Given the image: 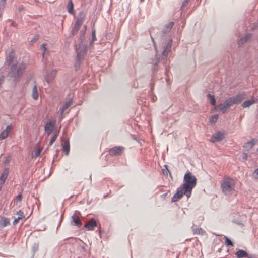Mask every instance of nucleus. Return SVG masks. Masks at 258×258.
I'll return each instance as SVG.
<instances>
[{
	"label": "nucleus",
	"instance_id": "nucleus-1",
	"mask_svg": "<svg viewBox=\"0 0 258 258\" xmlns=\"http://www.w3.org/2000/svg\"><path fill=\"white\" fill-rule=\"evenodd\" d=\"M197 184V179L191 172L188 171L184 176V183L181 186L184 189V194L188 198L191 196L193 188Z\"/></svg>",
	"mask_w": 258,
	"mask_h": 258
},
{
	"label": "nucleus",
	"instance_id": "nucleus-2",
	"mask_svg": "<svg viewBox=\"0 0 258 258\" xmlns=\"http://www.w3.org/2000/svg\"><path fill=\"white\" fill-rule=\"evenodd\" d=\"M244 98L243 94H238L235 97H232L226 99L224 103L215 106V109L220 110L225 113L227 110L233 104H239Z\"/></svg>",
	"mask_w": 258,
	"mask_h": 258
},
{
	"label": "nucleus",
	"instance_id": "nucleus-3",
	"mask_svg": "<svg viewBox=\"0 0 258 258\" xmlns=\"http://www.w3.org/2000/svg\"><path fill=\"white\" fill-rule=\"evenodd\" d=\"M236 180L229 177H225L221 183V189L226 196H230L235 192Z\"/></svg>",
	"mask_w": 258,
	"mask_h": 258
},
{
	"label": "nucleus",
	"instance_id": "nucleus-4",
	"mask_svg": "<svg viewBox=\"0 0 258 258\" xmlns=\"http://www.w3.org/2000/svg\"><path fill=\"white\" fill-rule=\"evenodd\" d=\"M26 68V64L23 62L18 65L13 64L11 69L10 73L15 78H17L22 76Z\"/></svg>",
	"mask_w": 258,
	"mask_h": 258
},
{
	"label": "nucleus",
	"instance_id": "nucleus-5",
	"mask_svg": "<svg viewBox=\"0 0 258 258\" xmlns=\"http://www.w3.org/2000/svg\"><path fill=\"white\" fill-rule=\"evenodd\" d=\"M85 17V14L83 12H81L79 16L77 19V20L74 24V26L72 31V34L73 35H75L77 33L79 30L80 29V26L83 24Z\"/></svg>",
	"mask_w": 258,
	"mask_h": 258
},
{
	"label": "nucleus",
	"instance_id": "nucleus-6",
	"mask_svg": "<svg viewBox=\"0 0 258 258\" xmlns=\"http://www.w3.org/2000/svg\"><path fill=\"white\" fill-rule=\"evenodd\" d=\"M124 147L122 146H116L111 148L109 153L111 156H118L121 155L124 151Z\"/></svg>",
	"mask_w": 258,
	"mask_h": 258
},
{
	"label": "nucleus",
	"instance_id": "nucleus-7",
	"mask_svg": "<svg viewBox=\"0 0 258 258\" xmlns=\"http://www.w3.org/2000/svg\"><path fill=\"white\" fill-rule=\"evenodd\" d=\"M183 195H184V189H183L181 187H180L177 189L176 192L172 198V201L173 202L178 201L182 197Z\"/></svg>",
	"mask_w": 258,
	"mask_h": 258
},
{
	"label": "nucleus",
	"instance_id": "nucleus-8",
	"mask_svg": "<svg viewBox=\"0 0 258 258\" xmlns=\"http://www.w3.org/2000/svg\"><path fill=\"white\" fill-rule=\"evenodd\" d=\"M86 52L87 50L85 47H82L81 48L78 49L77 50V60L78 61L82 60L84 58Z\"/></svg>",
	"mask_w": 258,
	"mask_h": 258
},
{
	"label": "nucleus",
	"instance_id": "nucleus-9",
	"mask_svg": "<svg viewBox=\"0 0 258 258\" xmlns=\"http://www.w3.org/2000/svg\"><path fill=\"white\" fill-rule=\"evenodd\" d=\"M223 138L224 134L221 132H217L212 136L210 140L212 142H215L220 141Z\"/></svg>",
	"mask_w": 258,
	"mask_h": 258
},
{
	"label": "nucleus",
	"instance_id": "nucleus-10",
	"mask_svg": "<svg viewBox=\"0 0 258 258\" xmlns=\"http://www.w3.org/2000/svg\"><path fill=\"white\" fill-rule=\"evenodd\" d=\"M12 130V126L11 125L7 126L6 128L1 133L0 140H3L7 138Z\"/></svg>",
	"mask_w": 258,
	"mask_h": 258
},
{
	"label": "nucleus",
	"instance_id": "nucleus-11",
	"mask_svg": "<svg viewBox=\"0 0 258 258\" xmlns=\"http://www.w3.org/2000/svg\"><path fill=\"white\" fill-rule=\"evenodd\" d=\"M257 142V139H253L251 141L245 143L243 147L245 150L249 151L254 146Z\"/></svg>",
	"mask_w": 258,
	"mask_h": 258
},
{
	"label": "nucleus",
	"instance_id": "nucleus-12",
	"mask_svg": "<svg viewBox=\"0 0 258 258\" xmlns=\"http://www.w3.org/2000/svg\"><path fill=\"white\" fill-rule=\"evenodd\" d=\"M96 226H97V223L94 218L91 219V220L89 221L85 225V227L88 230H93L94 228Z\"/></svg>",
	"mask_w": 258,
	"mask_h": 258
},
{
	"label": "nucleus",
	"instance_id": "nucleus-13",
	"mask_svg": "<svg viewBox=\"0 0 258 258\" xmlns=\"http://www.w3.org/2000/svg\"><path fill=\"white\" fill-rule=\"evenodd\" d=\"M72 100H69L60 109V116L59 117V119L61 120L63 117V112L72 105Z\"/></svg>",
	"mask_w": 258,
	"mask_h": 258
},
{
	"label": "nucleus",
	"instance_id": "nucleus-14",
	"mask_svg": "<svg viewBox=\"0 0 258 258\" xmlns=\"http://www.w3.org/2000/svg\"><path fill=\"white\" fill-rule=\"evenodd\" d=\"M54 122L49 121L45 125V131L46 132L48 135H50L52 133L54 128Z\"/></svg>",
	"mask_w": 258,
	"mask_h": 258
},
{
	"label": "nucleus",
	"instance_id": "nucleus-15",
	"mask_svg": "<svg viewBox=\"0 0 258 258\" xmlns=\"http://www.w3.org/2000/svg\"><path fill=\"white\" fill-rule=\"evenodd\" d=\"M57 71L56 70H52L50 73V75H47L46 76L45 80L47 82L50 83L51 82L54 78L56 74Z\"/></svg>",
	"mask_w": 258,
	"mask_h": 258
},
{
	"label": "nucleus",
	"instance_id": "nucleus-16",
	"mask_svg": "<svg viewBox=\"0 0 258 258\" xmlns=\"http://www.w3.org/2000/svg\"><path fill=\"white\" fill-rule=\"evenodd\" d=\"M72 224L74 225L77 226L78 227H80L82 225L81 222L80 220V218L78 216L76 215H73L72 217Z\"/></svg>",
	"mask_w": 258,
	"mask_h": 258
},
{
	"label": "nucleus",
	"instance_id": "nucleus-17",
	"mask_svg": "<svg viewBox=\"0 0 258 258\" xmlns=\"http://www.w3.org/2000/svg\"><path fill=\"white\" fill-rule=\"evenodd\" d=\"M10 224V219L6 217H3L0 222V227L3 228Z\"/></svg>",
	"mask_w": 258,
	"mask_h": 258
},
{
	"label": "nucleus",
	"instance_id": "nucleus-18",
	"mask_svg": "<svg viewBox=\"0 0 258 258\" xmlns=\"http://www.w3.org/2000/svg\"><path fill=\"white\" fill-rule=\"evenodd\" d=\"M32 96L33 99L35 100H37L38 98L39 93L36 85H35L32 88Z\"/></svg>",
	"mask_w": 258,
	"mask_h": 258
},
{
	"label": "nucleus",
	"instance_id": "nucleus-19",
	"mask_svg": "<svg viewBox=\"0 0 258 258\" xmlns=\"http://www.w3.org/2000/svg\"><path fill=\"white\" fill-rule=\"evenodd\" d=\"M257 101V99H251L249 100H247L244 102L242 104V107L243 108H246L249 107L250 105L256 103Z\"/></svg>",
	"mask_w": 258,
	"mask_h": 258
},
{
	"label": "nucleus",
	"instance_id": "nucleus-20",
	"mask_svg": "<svg viewBox=\"0 0 258 258\" xmlns=\"http://www.w3.org/2000/svg\"><path fill=\"white\" fill-rule=\"evenodd\" d=\"M15 58V54L14 51H11L9 54V56L7 58V62L8 65L11 64Z\"/></svg>",
	"mask_w": 258,
	"mask_h": 258
},
{
	"label": "nucleus",
	"instance_id": "nucleus-21",
	"mask_svg": "<svg viewBox=\"0 0 258 258\" xmlns=\"http://www.w3.org/2000/svg\"><path fill=\"white\" fill-rule=\"evenodd\" d=\"M63 151L68 155L70 152V145L68 142H64L62 144Z\"/></svg>",
	"mask_w": 258,
	"mask_h": 258
},
{
	"label": "nucleus",
	"instance_id": "nucleus-22",
	"mask_svg": "<svg viewBox=\"0 0 258 258\" xmlns=\"http://www.w3.org/2000/svg\"><path fill=\"white\" fill-rule=\"evenodd\" d=\"M235 254L237 258H242L247 256V252L243 250H240L237 251Z\"/></svg>",
	"mask_w": 258,
	"mask_h": 258
},
{
	"label": "nucleus",
	"instance_id": "nucleus-23",
	"mask_svg": "<svg viewBox=\"0 0 258 258\" xmlns=\"http://www.w3.org/2000/svg\"><path fill=\"white\" fill-rule=\"evenodd\" d=\"M68 11L70 14H74V5L72 0H70L68 5Z\"/></svg>",
	"mask_w": 258,
	"mask_h": 258
},
{
	"label": "nucleus",
	"instance_id": "nucleus-24",
	"mask_svg": "<svg viewBox=\"0 0 258 258\" xmlns=\"http://www.w3.org/2000/svg\"><path fill=\"white\" fill-rule=\"evenodd\" d=\"M251 37L250 35H247L244 37L241 38L238 42V44L239 45H243L245 42H246L248 39Z\"/></svg>",
	"mask_w": 258,
	"mask_h": 258
},
{
	"label": "nucleus",
	"instance_id": "nucleus-25",
	"mask_svg": "<svg viewBox=\"0 0 258 258\" xmlns=\"http://www.w3.org/2000/svg\"><path fill=\"white\" fill-rule=\"evenodd\" d=\"M194 234L203 235L205 234V231L201 228H196L194 230Z\"/></svg>",
	"mask_w": 258,
	"mask_h": 258
},
{
	"label": "nucleus",
	"instance_id": "nucleus-26",
	"mask_svg": "<svg viewBox=\"0 0 258 258\" xmlns=\"http://www.w3.org/2000/svg\"><path fill=\"white\" fill-rule=\"evenodd\" d=\"M22 199V194L20 193L17 196L16 199V205H18L19 207H20L21 205V201Z\"/></svg>",
	"mask_w": 258,
	"mask_h": 258
},
{
	"label": "nucleus",
	"instance_id": "nucleus-27",
	"mask_svg": "<svg viewBox=\"0 0 258 258\" xmlns=\"http://www.w3.org/2000/svg\"><path fill=\"white\" fill-rule=\"evenodd\" d=\"M218 118V115L217 114L214 115L210 117L209 122L211 124H215Z\"/></svg>",
	"mask_w": 258,
	"mask_h": 258
},
{
	"label": "nucleus",
	"instance_id": "nucleus-28",
	"mask_svg": "<svg viewBox=\"0 0 258 258\" xmlns=\"http://www.w3.org/2000/svg\"><path fill=\"white\" fill-rule=\"evenodd\" d=\"M207 96L209 98L210 100V103L213 105H215L216 100L214 96L210 94H209Z\"/></svg>",
	"mask_w": 258,
	"mask_h": 258
},
{
	"label": "nucleus",
	"instance_id": "nucleus-29",
	"mask_svg": "<svg viewBox=\"0 0 258 258\" xmlns=\"http://www.w3.org/2000/svg\"><path fill=\"white\" fill-rule=\"evenodd\" d=\"M224 239H225V244L226 246H233V243L228 237H225Z\"/></svg>",
	"mask_w": 258,
	"mask_h": 258
},
{
	"label": "nucleus",
	"instance_id": "nucleus-30",
	"mask_svg": "<svg viewBox=\"0 0 258 258\" xmlns=\"http://www.w3.org/2000/svg\"><path fill=\"white\" fill-rule=\"evenodd\" d=\"M174 25V23L173 22H169L166 26V32H169L170 30L172 29Z\"/></svg>",
	"mask_w": 258,
	"mask_h": 258
},
{
	"label": "nucleus",
	"instance_id": "nucleus-31",
	"mask_svg": "<svg viewBox=\"0 0 258 258\" xmlns=\"http://www.w3.org/2000/svg\"><path fill=\"white\" fill-rule=\"evenodd\" d=\"M17 214L18 215V217L20 218V219L25 218V215L21 210H19L17 212Z\"/></svg>",
	"mask_w": 258,
	"mask_h": 258
},
{
	"label": "nucleus",
	"instance_id": "nucleus-32",
	"mask_svg": "<svg viewBox=\"0 0 258 258\" xmlns=\"http://www.w3.org/2000/svg\"><path fill=\"white\" fill-rule=\"evenodd\" d=\"M57 136H58V134H55L53 137L52 138H51V139L50 140V142H49V145L50 146H51L53 143L54 142V141L56 140L57 137Z\"/></svg>",
	"mask_w": 258,
	"mask_h": 258
},
{
	"label": "nucleus",
	"instance_id": "nucleus-33",
	"mask_svg": "<svg viewBox=\"0 0 258 258\" xmlns=\"http://www.w3.org/2000/svg\"><path fill=\"white\" fill-rule=\"evenodd\" d=\"M6 3V0L0 1V10L4 9Z\"/></svg>",
	"mask_w": 258,
	"mask_h": 258
},
{
	"label": "nucleus",
	"instance_id": "nucleus-34",
	"mask_svg": "<svg viewBox=\"0 0 258 258\" xmlns=\"http://www.w3.org/2000/svg\"><path fill=\"white\" fill-rule=\"evenodd\" d=\"M41 49L43 50V56H44V53L45 52V51H46L47 50V48H46V45L45 44H43L42 45H41Z\"/></svg>",
	"mask_w": 258,
	"mask_h": 258
},
{
	"label": "nucleus",
	"instance_id": "nucleus-35",
	"mask_svg": "<svg viewBox=\"0 0 258 258\" xmlns=\"http://www.w3.org/2000/svg\"><path fill=\"white\" fill-rule=\"evenodd\" d=\"M169 51V48H168V47H167L163 51V55L164 56H166L168 53Z\"/></svg>",
	"mask_w": 258,
	"mask_h": 258
},
{
	"label": "nucleus",
	"instance_id": "nucleus-36",
	"mask_svg": "<svg viewBox=\"0 0 258 258\" xmlns=\"http://www.w3.org/2000/svg\"><path fill=\"white\" fill-rule=\"evenodd\" d=\"M21 220L19 217H17V218H15L13 222L14 225H16L19 221V220Z\"/></svg>",
	"mask_w": 258,
	"mask_h": 258
},
{
	"label": "nucleus",
	"instance_id": "nucleus-37",
	"mask_svg": "<svg viewBox=\"0 0 258 258\" xmlns=\"http://www.w3.org/2000/svg\"><path fill=\"white\" fill-rule=\"evenodd\" d=\"M40 152H41V150H37L35 153V157H38L40 155Z\"/></svg>",
	"mask_w": 258,
	"mask_h": 258
},
{
	"label": "nucleus",
	"instance_id": "nucleus-38",
	"mask_svg": "<svg viewBox=\"0 0 258 258\" xmlns=\"http://www.w3.org/2000/svg\"><path fill=\"white\" fill-rule=\"evenodd\" d=\"M242 159L244 160H246L247 158V155L246 153H243L242 155Z\"/></svg>",
	"mask_w": 258,
	"mask_h": 258
},
{
	"label": "nucleus",
	"instance_id": "nucleus-39",
	"mask_svg": "<svg viewBox=\"0 0 258 258\" xmlns=\"http://www.w3.org/2000/svg\"><path fill=\"white\" fill-rule=\"evenodd\" d=\"M253 174L255 178L258 177V168L254 171Z\"/></svg>",
	"mask_w": 258,
	"mask_h": 258
},
{
	"label": "nucleus",
	"instance_id": "nucleus-40",
	"mask_svg": "<svg viewBox=\"0 0 258 258\" xmlns=\"http://www.w3.org/2000/svg\"><path fill=\"white\" fill-rule=\"evenodd\" d=\"M4 76H2L1 77H0V85L3 83L4 82Z\"/></svg>",
	"mask_w": 258,
	"mask_h": 258
},
{
	"label": "nucleus",
	"instance_id": "nucleus-41",
	"mask_svg": "<svg viewBox=\"0 0 258 258\" xmlns=\"http://www.w3.org/2000/svg\"><path fill=\"white\" fill-rule=\"evenodd\" d=\"M92 37H93V40L95 41L96 40V37H95V32H94L92 34Z\"/></svg>",
	"mask_w": 258,
	"mask_h": 258
},
{
	"label": "nucleus",
	"instance_id": "nucleus-42",
	"mask_svg": "<svg viewBox=\"0 0 258 258\" xmlns=\"http://www.w3.org/2000/svg\"><path fill=\"white\" fill-rule=\"evenodd\" d=\"M159 59H158L156 60V62H155V65H157V64H158V63L159 62Z\"/></svg>",
	"mask_w": 258,
	"mask_h": 258
},
{
	"label": "nucleus",
	"instance_id": "nucleus-43",
	"mask_svg": "<svg viewBox=\"0 0 258 258\" xmlns=\"http://www.w3.org/2000/svg\"><path fill=\"white\" fill-rule=\"evenodd\" d=\"M22 9H23V8H22H22H21V7H19V11H21Z\"/></svg>",
	"mask_w": 258,
	"mask_h": 258
}]
</instances>
